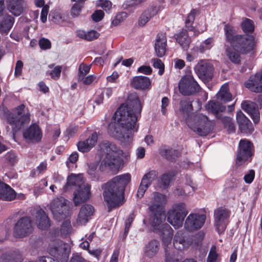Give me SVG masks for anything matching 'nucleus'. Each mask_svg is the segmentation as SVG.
<instances>
[{
  "instance_id": "1",
  "label": "nucleus",
  "mask_w": 262,
  "mask_h": 262,
  "mask_svg": "<svg viewBox=\"0 0 262 262\" xmlns=\"http://www.w3.org/2000/svg\"><path fill=\"white\" fill-rule=\"evenodd\" d=\"M141 110L138 97L136 94L130 95L126 102L122 104L115 112L108 126L109 135L125 144H129L133 140V133L138 130L137 122Z\"/></svg>"
},
{
  "instance_id": "2",
  "label": "nucleus",
  "mask_w": 262,
  "mask_h": 262,
  "mask_svg": "<svg viewBox=\"0 0 262 262\" xmlns=\"http://www.w3.org/2000/svg\"><path fill=\"white\" fill-rule=\"evenodd\" d=\"M224 31L226 41L230 45V47L226 46V55L232 62L239 63L241 54H247L254 49V38L238 34L235 28L229 24L225 25Z\"/></svg>"
},
{
  "instance_id": "3",
  "label": "nucleus",
  "mask_w": 262,
  "mask_h": 262,
  "mask_svg": "<svg viewBox=\"0 0 262 262\" xmlns=\"http://www.w3.org/2000/svg\"><path fill=\"white\" fill-rule=\"evenodd\" d=\"M149 222L153 231L158 234L165 246V262H179L178 255L173 249L168 245L171 244L173 230L167 224L164 223L166 216L163 210L150 211Z\"/></svg>"
},
{
  "instance_id": "4",
  "label": "nucleus",
  "mask_w": 262,
  "mask_h": 262,
  "mask_svg": "<svg viewBox=\"0 0 262 262\" xmlns=\"http://www.w3.org/2000/svg\"><path fill=\"white\" fill-rule=\"evenodd\" d=\"M130 179L131 175L126 173L117 176L102 185L103 196L109 211L123 204L124 191Z\"/></svg>"
},
{
  "instance_id": "5",
  "label": "nucleus",
  "mask_w": 262,
  "mask_h": 262,
  "mask_svg": "<svg viewBox=\"0 0 262 262\" xmlns=\"http://www.w3.org/2000/svg\"><path fill=\"white\" fill-rule=\"evenodd\" d=\"M180 113L185 118L186 124L193 132L200 136H206L212 129V122L202 114H192V101L189 98L180 101Z\"/></svg>"
},
{
  "instance_id": "6",
  "label": "nucleus",
  "mask_w": 262,
  "mask_h": 262,
  "mask_svg": "<svg viewBox=\"0 0 262 262\" xmlns=\"http://www.w3.org/2000/svg\"><path fill=\"white\" fill-rule=\"evenodd\" d=\"M77 186L78 188L74 192L73 201L75 206L87 201L91 196V186L88 184H84L82 174H71L67 178L66 184L62 188L63 192H67L71 189L72 186Z\"/></svg>"
},
{
  "instance_id": "7",
  "label": "nucleus",
  "mask_w": 262,
  "mask_h": 262,
  "mask_svg": "<svg viewBox=\"0 0 262 262\" xmlns=\"http://www.w3.org/2000/svg\"><path fill=\"white\" fill-rule=\"evenodd\" d=\"M103 151L105 156L100 165V170L103 171L108 168L111 170L117 171L123 165V151L116 145L110 142L104 144Z\"/></svg>"
},
{
  "instance_id": "8",
  "label": "nucleus",
  "mask_w": 262,
  "mask_h": 262,
  "mask_svg": "<svg viewBox=\"0 0 262 262\" xmlns=\"http://www.w3.org/2000/svg\"><path fill=\"white\" fill-rule=\"evenodd\" d=\"M187 213L188 210L185 203L174 204L167 212V221L175 229H179L182 226Z\"/></svg>"
},
{
  "instance_id": "9",
  "label": "nucleus",
  "mask_w": 262,
  "mask_h": 262,
  "mask_svg": "<svg viewBox=\"0 0 262 262\" xmlns=\"http://www.w3.org/2000/svg\"><path fill=\"white\" fill-rule=\"evenodd\" d=\"M25 105H20L10 112L7 116L8 123L12 126V129L16 131L22 126L30 122V114L25 110Z\"/></svg>"
},
{
  "instance_id": "10",
  "label": "nucleus",
  "mask_w": 262,
  "mask_h": 262,
  "mask_svg": "<svg viewBox=\"0 0 262 262\" xmlns=\"http://www.w3.org/2000/svg\"><path fill=\"white\" fill-rule=\"evenodd\" d=\"M49 253L53 257V260H60L61 262L67 261L68 258V250L66 245L60 239L51 241L48 248Z\"/></svg>"
},
{
  "instance_id": "11",
  "label": "nucleus",
  "mask_w": 262,
  "mask_h": 262,
  "mask_svg": "<svg viewBox=\"0 0 262 262\" xmlns=\"http://www.w3.org/2000/svg\"><path fill=\"white\" fill-rule=\"evenodd\" d=\"M206 220L205 213L200 212L190 213L186 218L184 228L189 232H194L201 229Z\"/></svg>"
},
{
  "instance_id": "12",
  "label": "nucleus",
  "mask_w": 262,
  "mask_h": 262,
  "mask_svg": "<svg viewBox=\"0 0 262 262\" xmlns=\"http://www.w3.org/2000/svg\"><path fill=\"white\" fill-rule=\"evenodd\" d=\"M179 89L180 92L186 96L195 94L199 91L200 86L192 76L187 75L180 81Z\"/></svg>"
},
{
  "instance_id": "13",
  "label": "nucleus",
  "mask_w": 262,
  "mask_h": 262,
  "mask_svg": "<svg viewBox=\"0 0 262 262\" xmlns=\"http://www.w3.org/2000/svg\"><path fill=\"white\" fill-rule=\"evenodd\" d=\"M68 201L62 197L54 199L51 203L50 209L57 220L64 219L69 211Z\"/></svg>"
},
{
  "instance_id": "14",
  "label": "nucleus",
  "mask_w": 262,
  "mask_h": 262,
  "mask_svg": "<svg viewBox=\"0 0 262 262\" xmlns=\"http://www.w3.org/2000/svg\"><path fill=\"white\" fill-rule=\"evenodd\" d=\"M252 143L246 139L241 140L238 145L236 164L241 165L252 156Z\"/></svg>"
},
{
  "instance_id": "15",
  "label": "nucleus",
  "mask_w": 262,
  "mask_h": 262,
  "mask_svg": "<svg viewBox=\"0 0 262 262\" xmlns=\"http://www.w3.org/2000/svg\"><path fill=\"white\" fill-rule=\"evenodd\" d=\"M33 227L29 217H23L15 224L14 227V234L17 237H23L32 233Z\"/></svg>"
},
{
  "instance_id": "16",
  "label": "nucleus",
  "mask_w": 262,
  "mask_h": 262,
  "mask_svg": "<svg viewBox=\"0 0 262 262\" xmlns=\"http://www.w3.org/2000/svg\"><path fill=\"white\" fill-rule=\"evenodd\" d=\"M194 71L200 79L209 81L213 76V66L205 60H201L194 67Z\"/></svg>"
},
{
  "instance_id": "17",
  "label": "nucleus",
  "mask_w": 262,
  "mask_h": 262,
  "mask_svg": "<svg viewBox=\"0 0 262 262\" xmlns=\"http://www.w3.org/2000/svg\"><path fill=\"white\" fill-rule=\"evenodd\" d=\"M229 216L228 211L222 208H219L214 210V225L219 234L223 233L226 227V220Z\"/></svg>"
},
{
  "instance_id": "18",
  "label": "nucleus",
  "mask_w": 262,
  "mask_h": 262,
  "mask_svg": "<svg viewBox=\"0 0 262 262\" xmlns=\"http://www.w3.org/2000/svg\"><path fill=\"white\" fill-rule=\"evenodd\" d=\"M158 174L157 171L152 170L143 176L137 193L138 198H141L143 196L152 182L157 178Z\"/></svg>"
},
{
  "instance_id": "19",
  "label": "nucleus",
  "mask_w": 262,
  "mask_h": 262,
  "mask_svg": "<svg viewBox=\"0 0 262 262\" xmlns=\"http://www.w3.org/2000/svg\"><path fill=\"white\" fill-rule=\"evenodd\" d=\"M23 135L27 140L33 143L39 142L42 138L41 129L36 124L31 125L24 132Z\"/></svg>"
},
{
  "instance_id": "20",
  "label": "nucleus",
  "mask_w": 262,
  "mask_h": 262,
  "mask_svg": "<svg viewBox=\"0 0 262 262\" xmlns=\"http://www.w3.org/2000/svg\"><path fill=\"white\" fill-rule=\"evenodd\" d=\"M94 212V208L92 205L86 204L82 206L78 215L77 224L79 226L85 225L91 219Z\"/></svg>"
},
{
  "instance_id": "21",
  "label": "nucleus",
  "mask_w": 262,
  "mask_h": 262,
  "mask_svg": "<svg viewBox=\"0 0 262 262\" xmlns=\"http://www.w3.org/2000/svg\"><path fill=\"white\" fill-rule=\"evenodd\" d=\"M167 46V38L165 33L158 34L155 42V50L157 56L162 57L165 54Z\"/></svg>"
},
{
  "instance_id": "22",
  "label": "nucleus",
  "mask_w": 262,
  "mask_h": 262,
  "mask_svg": "<svg viewBox=\"0 0 262 262\" xmlns=\"http://www.w3.org/2000/svg\"><path fill=\"white\" fill-rule=\"evenodd\" d=\"M245 86L251 91L258 93L262 91V70L252 76L245 83Z\"/></svg>"
},
{
  "instance_id": "23",
  "label": "nucleus",
  "mask_w": 262,
  "mask_h": 262,
  "mask_svg": "<svg viewBox=\"0 0 262 262\" xmlns=\"http://www.w3.org/2000/svg\"><path fill=\"white\" fill-rule=\"evenodd\" d=\"M242 108L251 117L253 122L257 123L260 119V115L257 104L250 101H246L242 103Z\"/></svg>"
},
{
  "instance_id": "24",
  "label": "nucleus",
  "mask_w": 262,
  "mask_h": 262,
  "mask_svg": "<svg viewBox=\"0 0 262 262\" xmlns=\"http://www.w3.org/2000/svg\"><path fill=\"white\" fill-rule=\"evenodd\" d=\"M6 6L11 13L18 16L23 12L25 2L24 0H6Z\"/></svg>"
},
{
  "instance_id": "25",
  "label": "nucleus",
  "mask_w": 262,
  "mask_h": 262,
  "mask_svg": "<svg viewBox=\"0 0 262 262\" xmlns=\"http://www.w3.org/2000/svg\"><path fill=\"white\" fill-rule=\"evenodd\" d=\"M236 120L241 131L245 133H251L253 128L250 121L241 111L237 112Z\"/></svg>"
},
{
  "instance_id": "26",
  "label": "nucleus",
  "mask_w": 262,
  "mask_h": 262,
  "mask_svg": "<svg viewBox=\"0 0 262 262\" xmlns=\"http://www.w3.org/2000/svg\"><path fill=\"white\" fill-rule=\"evenodd\" d=\"M98 139V136L96 133H94L86 140L83 141H79L77 143V146L79 151L86 152L89 151L96 143Z\"/></svg>"
},
{
  "instance_id": "27",
  "label": "nucleus",
  "mask_w": 262,
  "mask_h": 262,
  "mask_svg": "<svg viewBox=\"0 0 262 262\" xmlns=\"http://www.w3.org/2000/svg\"><path fill=\"white\" fill-rule=\"evenodd\" d=\"M35 222L39 229L45 230L50 226V222L45 212L41 209L36 210Z\"/></svg>"
},
{
  "instance_id": "28",
  "label": "nucleus",
  "mask_w": 262,
  "mask_h": 262,
  "mask_svg": "<svg viewBox=\"0 0 262 262\" xmlns=\"http://www.w3.org/2000/svg\"><path fill=\"white\" fill-rule=\"evenodd\" d=\"M166 203V198L165 195L158 192H154L152 199L149 206V209L150 211L163 210L162 207Z\"/></svg>"
},
{
  "instance_id": "29",
  "label": "nucleus",
  "mask_w": 262,
  "mask_h": 262,
  "mask_svg": "<svg viewBox=\"0 0 262 262\" xmlns=\"http://www.w3.org/2000/svg\"><path fill=\"white\" fill-rule=\"evenodd\" d=\"M160 243L156 239H152L145 245L143 248L144 255L148 258H152L158 253Z\"/></svg>"
},
{
  "instance_id": "30",
  "label": "nucleus",
  "mask_w": 262,
  "mask_h": 262,
  "mask_svg": "<svg viewBox=\"0 0 262 262\" xmlns=\"http://www.w3.org/2000/svg\"><path fill=\"white\" fill-rule=\"evenodd\" d=\"M187 236V233L183 230L177 232L173 239V246L176 249L182 250L188 245V243L186 240Z\"/></svg>"
},
{
  "instance_id": "31",
  "label": "nucleus",
  "mask_w": 262,
  "mask_h": 262,
  "mask_svg": "<svg viewBox=\"0 0 262 262\" xmlns=\"http://www.w3.org/2000/svg\"><path fill=\"white\" fill-rule=\"evenodd\" d=\"M15 192L9 185L0 181V199L10 201L15 198Z\"/></svg>"
},
{
  "instance_id": "32",
  "label": "nucleus",
  "mask_w": 262,
  "mask_h": 262,
  "mask_svg": "<svg viewBox=\"0 0 262 262\" xmlns=\"http://www.w3.org/2000/svg\"><path fill=\"white\" fill-rule=\"evenodd\" d=\"M130 85L136 89L145 90L150 85V81L146 76H135L132 79Z\"/></svg>"
},
{
  "instance_id": "33",
  "label": "nucleus",
  "mask_w": 262,
  "mask_h": 262,
  "mask_svg": "<svg viewBox=\"0 0 262 262\" xmlns=\"http://www.w3.org/2000/svg\"><path fill=\"white\" fill-rule=\"evenodd\" d=\"M159 11L158 7L154 6L145 11L139 18L138 24L140 26H144L150 19L156 15Z\"/></svg>"
},
{
  "instance_id": "34",
  "label": "nucleus",
  "mask_w": 262,
  "mask_h": 262,
  "mask_svg": "<svg viewBox=\"0 0 262 262\" xmlns=\"http://www.w3.org/2000/svg\"><path fill=\"white\" fill-rule=\"evenodd\" d=\"M176 40L184 50H187L191 43V39L189 37L186 30H182L176 35Z\"/></svg>"
},
{
  "instance_id": "35",
  "label": "nucleus",
  "mask_w": 262,
  "mask_h": 262,
  "mask_svg": "<svg viewBox=\"0 0 262 262\" xmlns=\"http://www.w3.org/2000/svg\"><path fill=\"white\" fill-rule=\"evenodd\" d=\"M206 108L209 112L214 114L217 118L221 117L219 113L225 110L224 105L214 100L209 101L206 105Z\"/></svg>"
},
{
  "instance_id": "36",
  "label": "nucleus",
  "mask_w": 262,
  "mask_h": 262,
  "mask_svg": "<svg viewBox=\"0 0 262 262\" xmlns=\"http://www.w3.org/2000/svg\"><path fill=\"white\" fill-rule=\"evenodd\" d=\"M216 98L219 100L225 103L232 100V97L229 91L228 84L225 83L221 86L220 91L216 94Z\"/></svg>"
},
{
  "instance_id": "37",
  "label": "nucleus",
  "mask_w": 262,
  "mask_h": 262,
  "mask_svg": "<svg viewBox=\"0 0 262 262\" xmlns=\"http://www.w3.org/2000/svg\"><path fill=\"white\" fill-rule=\"evenodd\" d=\"M14 18L11 15L5 16L3 20L0 23V32L2 34H7L12 27Z\"/></svg>"
},
{
  "instance_id": "38",
  "label": "nucleus",
  "mask_w": 262,
  "mask_h": 262,
  "mask_svg": "<svg viewBox=\"0 0 262 262\" xmlns=\"http://www.w3.org/2000/svg\"><path fill=\"white\" fill-rule=\"evenodd\" d=\"M98 165V161L90 162L88 165V173L93 181H99L100 179L99 173L97 170Z\"/></svg>"
},
{
  "instance_id": "39",
  "label": "nucleus",
  "mask_w": 262,
  "mask_h": 262,
  "mask_svg": "<svg viewBox=\"0 0 262 262\" xmlns=\"http://www.w3.org/2000/svg\"><path fill=\"white\" fill-rule=\"evenodd\" d=\"M174 175V172L173 171H169L160 177L158 179L160 187L165 188L168 186Z\"/></svg>"
},
{
  "instance_id": "40",
  "label": "nucleus",
  "mask_w": 262,
  "mask_h": 262,
  "mask_svg": "<svg viewBox=\"0 0 262 262\" xmlns=\"http://www.w3.org/2000/svg\"><path fill=\"white\" fill-rule=\"evenodd\" d=\"M48 67L52 70L50 71H48L47 72V74H49L54 80L58 79L60 76L62 66H55L54 64H51L48 66Z\"/></svg>"
},
{
  "instance_id": "41",
  "label": "nucleus",
  "mask_w": 262,
  "mask_h": 262,
  "mask_svg": "<svg viewBox=\"0 0 262 262\" xmlns=\"http://www.w3.org/2000/svg\"><path fill=\"white\" fill-rule=\"evenodd\" d=\"M160 154L162 156H164L167 159L172 161L174 160V155L176 157L178 156V152L172 148L169 147H164L161 149Z\"/></svg>"
},
{
  "instance_id": "42",
  "label": "nucleus",
  "mask_w": 262,
  "mask_h": 262,
  "mask_svg": "<svg viewBox=\"0 0 262 262\" xmlns=\"http://www.w3.org/2000/svg\"><path fill=\"white\" fill-rule=\"evenodd\" d=\"M213 39L208 38L203 41L199 47V52L201 53H204L206 51L209 50L213 46Z\"/></svg>"
},
{
  "instance_id": "43",
  "label": "nucleus",
  "mask_w": 262,
  "mask_h": 262,
  "mask_svg": "<svg viewBox=\"0 0 262 262\" xmlns=\"http://www.w3.org/2000/svg\"><path fill=\"white\" fill-rule=\"evenodd\" d=\"M222 122L224 127L229 132H233L235 130V126L232 119L229 117H224L221 118Z\"/></svg>"
},
{
  "instance_id": "44",
  "label": "nucleus",
  "mask_w": 262,
  "mask_h": 262,
  "mask_svg": "<svg viewBox=\"0 0 262 262\" xmlns=\"http://www.w3.org/2000/svg\"><path fill=\"white\" fill-rule=\"evenodd\" d=\"M241 27L245 33H250L254 30V25L252 21L248 18H246L242 22Z\"/></svg>"
},
{
  "instance_id": "45",
  "label": "nucleus",
  "mask_w": 262,
  "mask_h": 262,
  "mask_svg": "<svg viewBox=\"0 0 262 262\" xmlns=\"http://www.w3.org/2000/svg\"><path fill=\"white\" fill-rule=\"evenodd\" d=\"M91 68V65L81 63L78 69V78H82L83 76H85L89 73Z\"/></svg>"
},
{
  "instance_id": "46",
  "label": "nucleus",
  "mask_w": 262,
  "mask_h": 262,
  "mask_svg": "<svg viewBox=\"0 0 262 262\" xmlns=\"http://www.w3.org/2000/svg\"><path fill=\"white\" fill-rule=\"evenodd\" d=\"M196 11L194 9L192 10L189 14L188 15L185 21L186 27L189 30H191L192 28V24L193 23Z\"/></svg>"
},
{
  "instance_id": "47",
  "label": "nucleus",
  "mask_w": 262,
  "mask_h": 262,
  "mask_svg": "<svg viewBox=\"0 0 262 262\" xmlns=\"http://www.w3.org/2000/svg\"><path fill=\"white\" fill-rule=\"evenodd\" d=\"M127 17L126 12H121L117 14L114 19L112 20V24L114 26L118 25L120 23L123 21Z\"/></svg>"
},
{
  "instance_id": "48",
  "label": "nucleus",
  "mask_w": 262,
  "mask_h": 262,
  "mask_svg": "<svg viewBox=\"0 0 262 262\" xmlns=\"http://www.w3.org/2000/svg\"><path fill=\"white\" fill-rule=\"evenodd\" d=\"M153 66L155 68L159 69L158 73L160 75H162L164 71V65L160 59H152Z\"/></svg>"
},
{
  "instance_id": "49",
  "label": "nucleus",
  "mask_w": 262,
  "mask_h": 262,
  "mask_svg": "<svg viewBox=\"0 0 262 262\" xmlns=\"http://www.w3.org/2000/svg\"><path fill=\"white\" fill-rule=\"evenodd\" d=\"M82 6L79 3H75L71 9V14L74 17L78 16L81 10Z\"/></svg>"
},
{
  "instance_id": "50",
  "label": "nucleus",
  "mask_w": 262,
  "mask_h": 262,
  "mask_svg": "<svg viewBox=\"0 0 262 262\" xmlns=\"http://www.w3.org/2000/svg\"><path fill=\"white\" fill-rule=\"evenodd\" d=\"M97 5L101 7L105 11H108L112 8V3L108 0H99Z\"/></svg>"
},
{
  "instance_id": "51",
  "label": "nucleus",
  "mask_w": 262,
  "mask_h": 262,
  "mask_svg": "<svg viewBox=\"0 0 262 262\" xmlns=\"http://www.w3.org/2000/svg\"><path fill=\"white\" fill-rule=\"evenodd\" d=\"M39 45L42 50L49 49L51 47V41L45 38H41L39 39Z\"/></svg>"
},
{
  "instance_id": "52",
  "label": "nucleus",
  "mask_w": 262,
  "mask_h": 262,
  "mask_svg": "<svg viewBox=\"0 0 262 262\" xmlns=\"http://www.w3.org/2000/svg\"><path fill=\"white\" fill-rule=\"evenodd\" d=\"M134 218H135V215L133 213H130L127 219L126 220V221L125 222V229H124V234H126V235L127 234V233L129 230V228L130 227L131 224L134 220Z\"/></svg>"
},
{
  "instance_id": "53",
  "label": "nucleus",
  "mask_w": 262,
  "mask_h": 262,
  "mask_svg": "<svg viewBox=\"0 0 262 262\" xmlns=\"http://www.w3.org/2000/svg\"><path fill=\"white\" fill-rule=\"evenodd\" d=\"M1 260L2 262H9L15 260L14 254L12 253H4L1 255Z\"/></svg>"
},
{
  "instance_id": "54",
  "label": "nucleus",
  "mask_w": 262,
  "mask_h": 262,
  "mask_svg": "<svg viewBox=\"0 0 262 262\" xmlns=\"http://www.w3.org/2000/svg\"><path fill=\"white\" fill-rule=\"evenodd\" d=\"M99 36V33L96 31L91 30L86 33L85 40L92 41L97 39Z\"/></svg>"
},
{
  "instance_id": "55",
  "label": "nucleus",
  "mask_w": 262,
  "mask_h": 262,
  "mask_svg": "<svg viewBox=\"0 0 262 262\" xmlns=\"http://www.w3.org/2000/svg\"><path fill=\"white\" fill-rule=\"evenodd\" d=\"M49 10V6L47 5H46L42 8L40 14V19L41 22L43 23H45L47 21Z\"/></svg>"
},
{
  "instance_id": "56",
  "label": "nucleus",
  "mask_w": 262,
  "mask_h": 262,
  "mask_svg": "<svg viewBox=\"0 0 262 262\" xmlns=\"http://www.w3.org/2000/svg\"><path fill=\"white\" fill-rule=\"evenodd\" d=\"M161 113L162 115H166L167 114L166 107L169 103V100L167 97H164L161 101Z\"/></svg>"
},
{
  "instance_id": "57",
  "label": "nucleus",
  "mask_w": 262,
  "mask_h": 262,
  "mask_svg": "<svg viewBox=\"0 0 262 262\" xmlns=\"http://www.w3.org/2000/svg\"><path fill=\"white\" fill-rule=\"evenodd\" d=\"M217 257V254L215 252V247H212L209 253L207 262H215Z\"/></svg>"
},
{
  "instance_id": "58",
  "label": "nucleus",
  "mask_w": 262,
  "mask_h": 262,
  "mask_svg": "<svg viewBox=\"0 0 262 262\" xmlns=\"http://www.w3.org/2000/svg\"><path fill=\"white\" fill-rule=\"evenodd\" d=\"M104 16V12L102 10L96 11L92 15V18L93 20L96 22L100 21Z\"/></svg>"
},
{
  "instance_id": "59",
  "label": "nucleus",
  "mask_w": 262,
  "mask_h": 262,
  "mask_svg": "<svg viewBox=\"0 0 262 262\" xmlns=\"http://www.w3.org/2000/svg\"><path fill=\"white\" fill-rule=\"evenodd\" d=\"M255 177V172L253 170H250L249 172L246 173L244 178V181L246 183L250 184L252 182Z\"/></svg>"
},
{
  "instance_id": "60",
  "label": "nucleus",
  "mask_w": 262,
  "mask_h": 262,
  "mask_svg": "<svg viewBox=\"0 0 262 262\" xmlns=\"http://www.w3.org/2000/svg\"><path fill=\"white\" fill-rule=\"evenodd\" d=\"M23 67V62L21 60H17L15 67L14 75L15 76L18 77L21 75Z\"/></svg>"
},
{
  "instance_id": "61",
  "label": "nucleus",
  "mask_w": 262,
  "mask_h": 262,
  "mask_svg": "<svg viewBox=\"0 0 262 262\" xmlns=\"http://www.w3.org/2000/svg\"><path fill=\"white\" fill-rule=\"evenodd\" d=\"M138 72L146 75H149L152 72V69L149 66H142L138 69Z\"/></svg>"
},
{
  "instance_id": "62",
  "label": "nucleus",
  "mask_w": 262,
  "mask_h": 262,
  "mask_svg": "<svg viewBox=\"0 0 262 262\" xmlns=\"http://www.w3.org/2000/svg\"><path fill=\"white\" fill-rule=\"evenodd\" d=\"M6 158L12 164H14L17 161V157L14 152H8L6 155Z\"/></svg>"
},
{
  "instance_id": "63",
  "label": "nucleus",
  "mask_w": 262,
  "mask_h": 262,
  "mask_svg": "<svg viewBox=\"0 0 262 262\" xmlns=\"http://www.w3.org/2000/svg\"><path fill=\"white\" fill-rule=\"evenodd\" d=\"M78 159V153L76 151L73 152L70 155L68 160L67 161V164L68 165L69 162L74 164L77 162Z\"/></svg>"
},
{
  "instance_id": "64",
  "label": "nucleus",
  "mask_w": 262,
  "mask_h": 262,
  "mask_svg": "<svg viewBox=\"0 0 262 262\" xmlns=\"http://www.w3.org/2000/svg\"><path fill=\"white\" fill-rule=\"evenodd\" d=\"M95 78V77L93 75H89L86 77L83 76V78H79V80L82 81L84 84L89 85L93 82Z\"/></svg>"
}]
</instances>
